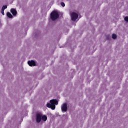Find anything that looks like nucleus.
<instances>
[{
	"label": "nucleus",
	"mask_w": 128,
	"mask_h": 128,
	"mask_svg": "<svg viewBox=\"0 0 128 128\" xmlns=\"http://www.w3.org/2000/svg\"><path fill=\"white\" fill-rule=\"evenodd\" d=\"M58 104V102L56 100V99H53L50 100V103H48L46 104L47 108L54 110L56 108V106Z\"/></svg>",
	"instance_id": "1"
},
{
	"label": "nucleus",
	"mask_w": 128,
	"mask_h": 128,
	"mask_svg": "<svg viewBox=\"0 0 128 128\" xmlns=\"http://www.w3.org/2000/svg\"><path fill=\"white\" fill-rule=\"evenodd\" d=\"M60 14H58V12L56 11H54L50 14V18L52 20H56L57 18H58Z\"/></svg>",
	"instance_id": "2"
},
{
	"label": "nucleus",
	"mask_w": 128,
	"mask_h": 128,
	"mask_svg": "<svg viewBox=\"0 0 128 128\" xmlns=\"http://www.w3.org/2000/svg\"><path fill=\"white\" fill-rule=\"evenodd\" d=\"M42 113L40 112H38L36 113V122H38V124H40V122L42 120Z\"/></svg>",
	"instance_id": "3"
},
{
	"label": "nucleus",
	"mask_w": 128,
	"mask_h": 128,
	"mask_svg": "<svg viewBox=\"0 0 128 128\" xmlns=\"http://www.w3.org/2000/svg\"><path fill=\"white\" fill-rule=\"evenodd\" d=\"M61 110L62 112H68V104L66 102L63 103L61 105Z\"/></svg>",
	"instance_id": "4"
},
{
	"label": "nucleus",
	"mask_w": 128,
	"mask_h": 128,
	"mask_svg": "<svg viewBox=\"0 0 128 128\" xmlns=\"http://www.w3.org/2000/svg\"><path fill=\"white\" fill-rule=\"evenodd\" d=\"M78 15L76 12H72L71 14V20L73 22H76V20L78 19Z\"/></svg>",
	"instance_id": "5"
},
{
	"label": "nucleus",
	"mask_w": 128,
	"mask_h": 128,
	"mask_svg": "<svg viewBox=\"0 0 128 128\" xmlns=\"http://www.w3.org/2000/svg\"><path fill=\"white\" fill-rule=\"evenodd\" d=\"M28 64L30 66H36V62L33 60H29L28 61Z\"/></svg>",
	"instance_id": "6"
},
{
	"label": "nucleus",
	"mask_w": 128,
	"mask_h": 128,
	"mask_svg": "<svg viewBox=\"0 0 128 128\" xmlns=\"http://www.w3.org/2000/svg\"><path fill=\"white\" fill-rule=\"evenodd\" d=\"M10 12L12 13V14L14 16H16L18 14V12H16V10L14 8H12L10 9Z\"/></svg>",
	"instance_id": "7"
},
{
	"label": "nucleus",
	"mask_w": 128,
	"mask_h": 128,
	"mask_svg": "<svg viewBox=\"0 0 128 128\" xmlns=\"http://www.w3.org/2000/svg\"><path fill=\"white\" fill-rule=\"evenodd\" d=\"M42 120L44 121V122H46V120H48V116H46V115H42Z\"/></svg>",
	"instance_id": "8"
},
{
	"label": "nucleus",
	"mask_w": 128,
	"mask_h": 128,
	"mask_svg": "<svg viewBox=\"0 0 128 128\" xmlns=\"http://www.w3.org/2000/svg\"><path fill=\"white\" fill-rule=\"evenodd\" d=\"M6 16H8V18H14L12 14H10V12H7Z\"/></svg>",
	"instance_id": "9"
},
{
	"label": "nucleus",
	"mask_w": 128,
	"mask_h": 128,
	"mask_svg": "<svg viewBox=\"0 0 128 128\" xmlns=\"http://www.w3.org/2000/svg\"><path fill=\"white\" fill-rule=\"evenodd\" d=\"M116 38H117L116 34H112V38H113V40H116Z\"/></svg>",
	"instance_id": "10"
},
{
	"label": "nucleus",
	"mask_w": 128,
	"mask_h": 128,
	"mask_svg": "<svg viewBox=\"0 0 128 128\" xmlns=\"http://www.w3.org/2000/svg\"><path fill=\"white\" fill-rule=\"evenodd\" d=\"M6 8H8V6L4 5L2 6V10H4Z\"/></svg>",
	"instance_id": "11"
},
{
	"label": "nucleus",
	"mask_w": 128,
	"mask_h": 128,
	"mask_svg": "<svg viewBox=\"0 0 128 128\" xmlns=\"http://www.w3.org/2000/svg\"><path fill=\"white\" fill-rule=\"evenodd\" d=\"M60 4H61L63 8H64V6H66V4H64V2H62L60 3Z\"/></svg>",
	"instance_id": "12"
},
{
	"label": "nucleus",
	"mask_w": 128,
	"mask_h": 128,
	"mask_svg": "<svg viewBox=\"0 0 128 128\" xmlns=\"http://www.w3.org/2000/svg\"><path fill=\"white\" fill-rule=\"evenodd\" d=\"M124 20L125 22H128V16H126L124 18Z\"/></svg>",
	"instance_id": "13"
},
{
	"label": "nucleus",
	"mask_w": 128,
	"mask_h": 128,
	"mask_svg": "<svg viewBox=\"0 0 128 128\" xmlns=\"http://www.w3.org/2000/svg\"><path fill=\"white\" fill-rule=\"evenodd\" d=\"M1 12L3 16H4V10H2Z\"/></svg>",
	"instance_id": "14"
}]
</instances>
